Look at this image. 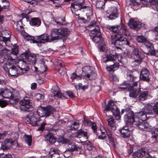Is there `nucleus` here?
<instances>
[{
    "label": "nucleus",
    "mask_w": 158,
    "mask_h": 158,
    "mask_svg": "<svg viewBox=\"0 0 158 158\" xmlns=\"http://www.w3.org/2000/svg\"><path fill=\"white\" fill-rule=\"evenodd\" d=\"M71 7L75 11H78L88 7V6L84 5L82 3L78 2H75L71 4Z\"/></svg>",
    "instance_id": "obj_19"
},
{
    "label": "nucleus",
    "mask_w": 158,
    "mask_h": 158,
    "mask_svg": "<svg viewBox=\"0 0 158 158\" xmlns=\"http://www.w3.org/2000/svg\"><path fill=\"white\" fill-rule=\"evenodd\" d=\"M59 88L57 85H53L51 89V92L53 93L54 96L55 98H61L62 99L65 98V97L64 96L63 94L59 92Z\"/></svg>",
    "instance_id": "obj_18"
},
{
    "label": "nucleus",
    "mask_w": 158,
    "mask_h": 158,
    "mask_svg": "<svg viewBox=\"0 0 158 158\" xmlns=\"http://www.w3.org/2000/svg\"><path fill=\"white\" fill-rule=\"evenodd\" d=\"M24 140L28 145H31L32 142L31 136L26 135H25Z\"/></svg>",
    "instance_id": "obj_45"
},
{
    "label": "nucleus",
    "mask_w": 158,
    "mask_h": 158,
    "mask_svg": "<svg viewBox=\"0 0 158 158\" xmlns=\"http://www.w3.org/2000/svg\"><path fill=\"white\" fill-rule=\"evenodd\" d=\"M128 25L131 28L136 31L139 30L142 26L141 23L137 19L130 20L128 23Z\"/></svg>",
    "instance_id": "obj_16"
},
{
    "label": "nucleus",
    "mask_w": 158,
    "mask_h": 158,
    "mask_svg": "<svg viewBox=\"0 0 158 158\" xmlns=\"http://www.w3.org/2000/svg\"><path fill=\"white\" fill-rule=\"evenodd\" d=\"M7 105L6 102L4 100H0V106L1 107H5Z\"/></svg>",
    "instance_id": "obj_63"
},
{
    "label": "nucleus",
    "mask_w": 158,
    "mask_h": 158,
    "mask_svg": "<svg viewBox=\"0 0 158 158\" xmlns=\"http://www.w3.org/2000/svg\"><path fill=\"white\" fill-rule=\"evenodd\" d=\"M24 1L29 3L33 6H35L37 4V2L35 0H24Z\"/></svg>",
    "instance_id": "obj_56"
},
{
    "label": "nucleus",
    "mask_w": 158,
    "mask_h": 158,
    "mask_svg": "<svg viewBox=\"0 0 158 158\" xmlns=\"http://www.w3.org/2000/svg\"><path fill=\"white\" fill-rule=\"evenodd\" d=\"M20 109L22 111L29 112V109L31 108L32 104L29 98L25 97L19 102Z\"/></svg>",
    "instance_id": "obj_9"
},
{
    "label": "nucleus",
    "mask_w": 158,
    "mask_h": 158,
    "mask_svg": "<svg viewBox=\"0 0 158 158\" xmlns=\"http://www.w3.org/2000/svg\"><path fill=\"white\" fill-rule=\"evenodd\" d=\"M16 58V56L12 58V56H10L7 59L6 62V65L10 67L12 66H14V62H15V59Z\"/></svg>",
    "instance_id": "obj_36"
},
{
    "label": "nucleus",
    "mask_w": 158,
    "mask_h": 158,
    "mask_svg": "<svg viewBox=\"0 0 158 158\" xmlns=\"http://www.w3.org/2000/svg\"><path fill=\"white\" fill-rule=\"evenodd\" d=\"M19 52L18 46L16 44L14 45L12 48L11 54L16 57L17 55L19 54Z\"/></svg>",
    "instance_id": "obj_40"
},
{
    "label": "nucleus",
    "mask_w": 158,
    "mask_h": 158,
    "mask_svg": "<svg viewBox=\"0 0 158 158\" xmlns=\"http://www.w3.org/2000/svg\"><path fill=\"white\" fill-rule=\"evenodd\" d=\"M136 40L139 43H145L148 41L145 37L143 35H138L136 37Z\"/></svg>",
    "instance_id": "obj_46"
},
{
    "label": "nucleus",
    "mask_w": 158,
    "mask_h": 158,
    "mask_svg": "<svg viewBox=\"0 0 158 158\" xmlns=\"http://www.w3.org/2000/svg\"><path fill=\"white\" fill-rule=\"evenodd\" d=\"M79 126V123L78 121H76L73 123L70 126L69 130H75L77 129Z\"/></svg>",
    "instance_id": "obj_44"
},
{
    "label": "nucleus",
    "mask_w": 158,
    "mask_h": 158,
    "mask_svg": "<svg viewBox=\"0 0 158 158\" xmlns=\"http://www.w3.org/2000/svg\"><path fill=\"white\" fill-rule=\"evenodd\" d=\"M17 133L12 134L10 138L6 139L5 141V143L2 144L1 146L2 149L3 150H7L8 149V147L6 146V143H10L11 145H13L14 144V143L16 142L18 145V143L17 140Z\"/></svg>",
    "instance_id": "obj_11"
},
{
    "label": "nucleus",
    "mask_w": 158,
    "mask_h": 158,
    "mask_svg": "<svg viewBox=\"0 0 158 158\" xmlns=\"http://www.w3.org/2000/svg\"><path fill=\"white\" fill-rule=\"evenodd\" d=\"M55 22L59 25H63L66 24L65 19L64 18L58 17L55 20Z\"/></svg>",
    "instance_id": "obj_42"
},
{
    "label": "nucleus",
    "mask_w": 158,
    "mask_h": 158,
    "mask_svg": "<svg viewBox=\"0 0 158 158\" xmlns=\"http://www.w3.org/2000/svg\"><path fill=\"white\" fill-rule=\"evenodd\" d=\"M153 108L151 106H146L144 108L143 112L145 114H152V113Z\"/></svg>",
    "instance_id": "obj_38"
},
{
    "label": "nucleus",
    "mask_w": 158,
    "mask_h": 158,
    "mask_svg": "<svg viewBox=\"0 0 158 158\" xmlns=\"http://www.w3.org/2000/svg\"><path fill=\"white\" fill-rule=\"evenodd\" d=\"M0 158H11V156L9 154H5L3 153L0 154Z\"/></svg>",
    "instance_id": "obj_57"
},
{
    "label": "nucleus",
    "mask_w": 158,
    "mask_h": 158,
    "mask_svg": "<svg viewBox=\"0 0 158 158\" xmlns=\"http://www.w3.org/2000/svg\"><path fill=\"white\" fill-rule=\"evenodd\" d=\"M106 135L107 136L108 139L111 141L113 140L112 137L111 135V133L110 131H108V132H106Z\"/></svg>",
    "instance_id": "obj_64"
},
{
    "label": "nucleus",
    "mask_w": 158,
    "mask_h": 158,
    "mask_svg": "<svg viewBox=\"0 0 158 158\" xmlns=\"http://www.w3.org/2000/svg\"><path fill=\"white\" fill-rule=\"evenodd\" d=\"M88 30L91 31L90 36L93 41L96 43H98L102 39L101 33L100 32V28L98 23L95 21H92L88 26Z\"/></svg>",
    "instance_id": "obj_2"
},
{
    "label": "nucleus",
    "mask_w": 158,
    "mask_h": 158,
    "mask_svg": "<svg viewBox=\"0 0 158 158\" xmlns=\"http://www.w3.org/2000/svg\"><path fill=\"white\" fill-rule=\"evenodd\" d=\"M108 125L111 127L113 130L116 129V126L115 124L114 119L112 118H110L108 119Z\"/></svg>",
    "instance_id": "obj_37"
},
{
    "label": "nucleus",
    "mask_w": 158,
    "mask_h": 158,
    "mask_svg": "<svg viewBox=\"0 0 158 158\" xmlns=\"http://www.w3.org/2000/svg\"><path fill=\"white\" fill-rule=\"evenodd\" d=\"M146 152L144 148L141 149L134 153V155L139 158H142L146 155Z\"/></svg>",
    "instance_id": "obj_35"
},
{
    "label": "nucleus",
    "mask_w": 158,
    "mask_h": 158,
    "mask_svg": "<svg viewBox=\"0 0 158 158\" xmlns=\"http://www.w3.org/2000/svg\"><path fill=\"white\" fill-rule=\"evenodd\" d=\"M29 121H26V123L27 124L30 123L33 126H38L40 124L39 123L40 121L38 120L37 118H35V115L28 116V118H27Z\"/></svg>",
    "instance_id": "obj_22"
},
{
    "label": "nucleus",
    "mask_w": 158,
    "mask_h": 158,
    "mask_svg": "<svg viewBox=\"0 0 158 158\" xmlns=\"http://www.w3.org/2000/svg\"><path fill=\"white\" fill-rule=\"evenodd\" d=\"M143 121H140V120H136L134 124L138 128L142 131H151L153 129L152 127L150 126L149 123L147 122H144Z\"/></svg>",
    "instance_id": "obj_10"
},
{
    "label": "nucleus",
    "mask_w": 158,
    "mask_h": 158,
    "mask_svg": "<svg viewBox=\"0 0 158 158\" xmlns=\"http://www.w3.org/2000/svg\"><path fill=\"white\" fill-rule=\"evenodd\" d=\"M127 80L129 82L128 83V86H129L128 89L131 90L133 88L137 86L138 81V77L139 74L137 71H133L129 69L127 70Z\"/></svg>",
    "instance_id": "obj_4"
},
{
    "label": "nucleus",
    "mask_w": 158,
    "mask_h": 158,
    "mask_svg": "<svg viewBox=\"0 0 158 158\" xmlns=\"http://www.w3.org/2000/svg\"><path fill=\"white\" fill-rule=\"evenodd\" d=\"M126 113L124 116V119L126 125L128 126H131L136 120L135 119V114L133 111L131 109L126 110Z\"/></svg>",
    "instance_id": "obj_8"
},
{
    "label": "nucleus",
    "mask_w": 158,
    "mask_h": 158,
    "mask_svg": "<svg viewBox=\"0 0 158 158\" xmlns=\"http://www.w3.org/2000/svg\"><path fill=\"white\" fill-rule=\"evenodd\" d=\"M69 30L66 28L60 27L52 29L50 34V42L66 39L70 34Z\"/></svg>",
    "instance_id": "obj_1"
},
{
    "label": "nucleus",
    "mask_w": 158,
    "mask_h": 158,
    "mask_svg": "<svg viewBox=\"0 0 158 158\" xmlns=\"http://www.w3.org/2000/svg\"><path fill=\"white\" fill-rule=\"evenodd\" d=\"M148 95V92L147 91H145L140 92L138 96V98L139 100L144 101L146 99Z\"/></svg>",
    "instance_id": "obj_34"
},
{
    "label": "nucleus",
    "mask_w": 158,
    "mask_h": 158,
    "mask_svg": "<svg viewBox=\"0 0 158 158\" xmlns=\"http://www.w3.org/2000/svg\"><path fill=\"white\" fill-rule=\"evenodd\" d=\"M114 44L116 48L121 50V47L124 45H129L130 44L129 42L125 38H123L122 36L118 38V39L114 42Z\"/></svg>",
    "instance_id": "obj_14"
},
{
    "label": "nucleus",
    "mask_w": 158,
    "mask_h": 158,
    "mask_svg": "<svg viewBox=\"0 0 158 158\" xmlns=\"http://www.w3.org/2000/svg\"><path fill=\"white\" fill-rule=\"evenodd\" d=\"M118 16L117 8L115 6L111 7L110 11V15L108 17L109 19H115Z\"/></svg>",
    "instance_id": "obj_23"
},
{
    "label": "nucleus",
    "mask_w": 158,
    "mask_h": 158,
    "mask_svg": "<svg viewBox=\"0 0 158 158\" xmlns=\"http://www.w3.org/2000/svg\"><path fill=\"white\" fill-rule=\"evenodd\" d=\"M44 136L46 140L51 144H53L56 141V138L54 136L53 134L50 132H45Z\"/></svg>",
    "instance_id": "obj_27"
},
{
    "label": "nucleus",
    "mask_w": 158,
    "mask_h": 158,
    "mask_svg": "<svg viewBox=\"0 0 158 158\" xmlns=\"http://www.w3.org/2000/svg\"><path fill=\"white\" fill-rule=\"evenodd\" d=\"M96 74L92 70L91 73L89 74V76H87L88 78H90V79H95L96 77Z\"/></svg>",
    "instance_id": "obj_52"
},
{
    "label": "nucleus",
    "mask_w": 158,
    "mask_h": 158,
    "mask_svg": "<svg viewBox=\"0 0 158 158\" xmlns=\"http://www.w3.org/2000/svg\"><path fill=\"white\" fill-rule=\"evenodd\" d=\"M82 73L81 74L83 78L85 77H88L89 74L91 73L92 71L91 68L90 66H85L82 68Z\"/></svg>",
    "instance_id": "obj_31"
},
{
    "label": "nucleus",
    "mask_w": 158,
    "mask_h": 158,
    "mask_svg": "<svg viewBox=\"0 0 158 158\" xmlns=\"http://www.w3.org/2000/svg\"><path fill=\"white\" fill-rule=\"evenodd\" d=\"M87 149L89 150H91L93 148H94V147L92 143L90 141H88L85 144Z\"/></svg>",
    "instance_id": "obj_50"
},
{
    "label": "nucleus",
    "mask_w": 158,
    "mask_h": 158,
    "mask_svg": "<svg viewBox=\"0 0 158 158\" xmlns=\"http://www.w3.org/2000/svg\"><path fill=\"white\" fill-rule=\"evenodd\" d=\"M76 137L79 138H81L82 137H83L85 140L81 142H85L86 141V140L88 139V133L87 132L80 129L77 131Z\"/></svg>",
    "instance_id": "obj_26"
},
{
    "label": "nucleus",
    "mask_w": 158,
    "mask_h": 158,
    "mask_svg": "<svg viewBox=\"0 0 158 158\" xmlns=\"http://www.w3.org/2000/svg\"><path fill=\"white\" fill-rule=\"evenodd\" d=\"M74 87L77 90H82L84 91L85 89L88 88V85H83L81 83H79L77 85H75Z\"/></svg>",
    "instance_id": "obj_39"
},
{
    "label": "nucleus",
    "mask_w": 158,
    "mask_h": 158,
    "mask_svg": "<svg viewBox=\"0 0 158 158\" xmlns=\"http://www.w3.org/2000/svg\"><path fill=\"white\" fill-rule=\"evenodd\" d=\"M41 23L40 19L39 18H31L30 21V24L32 26L38 27Z\"/></svg>",
    "instance_id": "obj_32"
},
{
    "label": "nucleus",
    "mask_w": 158,
    "mask_h": 158,
    "mask_svg": "<svg viewBox=\"0 0 158 158\" xmlns=\"http://www.w3.org/2000/svg\"><path fill=\"white\" fill-rule=\"evenodd\" d=\"M109 111L112 112L116 120H118L120 119L121 116L119 110L112 100L109 101L108 104L106 106L104 112Z\"/></svg>",
    "instance_id": "obj_6"
},
{
    "label": "nucleus",
    "mask_w": 158,
    "mask_h": 158,
    "mask_svg": "<svg viewBox=\"0 0 158 158\" xmlns=\"http://www.w3.org/2000/svg\"><path fill=\"white\" fill-rule=\"evenodd\" d=\"M91 126V128L93 130L94 133H95L96 135H98V133L97 132V127L96 123L94 122H93Z\"/></svg>",
    "instance_id": "obj_51"
},
{
    "label": "nucleus",
    "mask_w": 158,
    "mask_h": 158,
    "mask_svg": "<svg viewBox=\"0 0 158 158\" xmlns=\"http://www.w3.org/2000/svg\"><path fill=\"white\" fill-rule=\"evenodd\" d=\"M40 124L38 125H40L39 127L37 129L38 131H43L44 130L45 131V130L44 129V127L46 125V123H45L43 122L42 123H41L40 122L39 123Z\"/></svg>",
    "instance_id": "obj_55"
},
{
    "label": "nucleus",
    "mask_w": 158,
    "mask_h": 158,
    "mask_svg": "<svg viewBox=\"0 0 158 158\" xmlns=\"http://www.w3.org/2000/svg\"><path fill=\"white\" fill-rule=\"evenodd\" d=\"M153 110L156 114H158V102L154 106Z\"/></svg>",
    "instance_id": "obj_62"
},
{
    "label": "nucleus",
    "mask_w": 158,
    "mask_h": 158,
    "mask_svg": "<svg viewBox=\"0 0 158 158\" xmlns=\"http://www.w3.org/2000/svg\"><path fill=\"white\" fill-rule=\"evenodd\" d=\"M128 127H123L119 129V131L123 138H126L130 137V132L128 129Z\"/></svg>",
    "instance_id": "obj_24"
},
{
    "label": "nucleus",
    "mask_w": 158,
    "mask_h": 158,
    "mask_svg": "<svg viewBox=\"0 0 158 158\" xmlns=\"http://www.w3.org/2000/svg\"><path fill=\"white\" fill-rule=\"evenodd\" d=\"M59 64L60 67L58 70V72L61 74L63 75L65 74L66 72V69L64 67V65L62 63H60Z\"/></svg>",
    "instance_id": "obj_48"
},
{
    "label": "nucleus",
    "mask_w": 158,
    "mask_h": 158,
    "mask_svg": "<svg viewBox=\"0 0 158 158\" xmlns=\"http://www.w3.org/2000/svg\"><path fill=\"white\" fill-rule=\"evenodd\" d=\"M82 149L81 145L76 144L74 142H71L68 143L67 150L71 152L76 151L77 153L81 154Z\"/></svg>",
    "instance_id": "obj_13"
},
{
    "label": "nucleus",
    "mask_w": 158,
    "mask_h": 158,
    "mask_svg": "<svg viewBox=\"0 0 158 158\" xmlns=\"http://www.w3.org/2000/svg\"><path fill=\"white\" fill-rule=\"evenodd\" d=\"M145 45L148 49L147 54L149 55H153L158 57V51L155 50L153 48V45L151 43L146 42Z\"/></svg>",
    "instance_id": "obj_17"
},
{
    "label": "nucleus",
    "mask_w": 158,
    "mask_h": 158,
    "mask_svg": "<svg viewBox=\"0 0 158 158\" xmlns=\"http://www.w3.org/2000/svg\"><path fill=\"white\" fill-rule=\"evenodd\" d=\"M20 34L26 40H32L33 42L40 43H44L50 42V37L49 35L46 34H43L37 37L36 40H34V37L31 36L25 32L24 30L20 29L19 31Z\"/></svg>",
    "instance_id": "obj_3"
},
{
    "label": "nucleus",
    "mask_w": 158,
    "mask_h": 158,
    "mask_svg": "<svg viewBox=\"0 0 158 158\" xmlns=\"http://www.w3.org/2000/svg\"><path fill=\"white\" fill-rule=\"evenodd\" d=\"M2 35H0V40L4 41L5 43L9 40V38L10 36V32L7 30L3 31L2 33Z\"/></svg>",
    "instance_id": "obj_25"
},
{
    "label": "nucleus",
    "mask_w": 158,
    "mask_h": 158,
    "mask_svg": "<svg viewBox=\"0 0 158 158\" xmlns=\"http://www.w3.org/2000/svg\"><path fill=\"white\" fill-rule=\"evenodd\" d=\"M10 69V71L9 75L11 76L17 77L18 76L21 75L18 72L17 69L15 66H12L9 68Z\"/></svg>",
    "instance_id": "obj_29"
},
{
    "label": "nucleus",
    "mask_w": 158,
    "mask_h": 158,
    "mask_svg": "<svg viewBox=\"0 0 158 158\" xmlns=\"http://www.w3.org/2000/svg\"><path fill=\"white\" fill-rule=\"evenodd\" d=\"M118 56H120L118 55L117 53H115V55L110 54L107 55L106 56L105 59H104L103 60V62L104 63H106L109 61H114V60Z\"/></svg>",
    "instance_id": "obj_30"
},
{
    "label": "nucleus",
    "mask_w": 158,
    "mask_h": 158,
    "mask_svg": "<svg viewBox=\"0 0 158 158\" xmlns=\"http://www.w3.org/2000/svg\"><path fill=\"white\" fill-rule=\"evenodd\" d=\"M150 2V4L155 7H152L153 9H155V10L158 12V0H152L149 1Z\"/></svg>",
    "instance_id": "obj_41"
},
{
    "label": "nucleus",
    "mask_w": 158,
    "mask_h": 158,
    "mask_svg": "<svg viewBox=\"0 0 158 158\" xmlns=\"http://www.w3.org/2000/svg\"><path fill=\"white\" fill-rule=\"evenodd\" d=\"M78 69L76 70L77 73H73L71 76V78L73 79H76L77 80L81 79L83 78L82 76H81V73H78Z\"/></svg>",
    "instance_id": "obj_43"
},
{
    "label": "nucleus",
    "mask_w": 158,
    "mask_h": 158,
    "mask_svg": "<svg viewBox=\"0 0 158 158\" xmlns=\"http://www.w3.org/2000/svg\"><path fill=\"white\" fill-rule=\"evenodd\" d=\"M135 118H137V119H136V120H139L140 119L141 121H144L147 119L146 114L143 111L135 113Z\"/></svg>",
    "instance_id": "obj_28"
},
{
    "label": "nucleus",
    "mask_w": 158,
    "mask_h": 158,
    "mask_svg": "<svg viewBox=\"0 0 158 158\" xmlns=\"http://www.w3.org/2000/svg\"><path fill=\"white\" fill-rule=\"evenodd\" d=\"M29 69V68L27 66H26V67H24L23 68L21 67L20 70L22 71V72L20 73V74H21V75L24 73H25L28 71Z\"/></svg>",
    "instance_id": "obj_59"
},
{
    "label": "nucleus",
    "mask_w": 158,
    "mask_h": 158,
    "mask_svg": "<svg viewBox=\"0 0 158 158\" xmlns=\"http://www.w3.org/2000/svg\"><path fill=\"white\" fill-rule=\"evenodd\" d=\"M120 35L118 34L114 35H111V39L113 41V42H114L116 40L118 39Z\"/></svg>",
    "instance_id": "obj_54"
},
{
    "label": "nucleus",
    "mask_w": 158,
    "mask_h": 158,
    "mask_svg": "<svg viewBox=\"0 0 158 158\" xmlns=\"http://www.w3.org/2000/svg\"><path fill=\"white\" fill-rule=\"evenodd\" d=\"M66 94L69 97L71 98H74L75 97L74 94L72 91H68L66 92Z\"/></svg>",
    "instance_id": "obj_61"
},
{
    "label": "nucleus",
    "mask_w": 158,
    "mask_h": 158,
    "mask_svg": "<svg viewBox=\"0 0 158 158\" xmlns=\"http://www.w3.org/2000/svg\"><path fill=\"white\" fill-rule=\"evenodd\" d=\"M132 53L135 58H137L134 61L137 63V65L139 64L144 57L142 53L138 49L135 48L132 51Z\"/></svg>",
    "instance_id": "obj_15"
},
{
    "label": "nucleus",
    "mask_w": 158,
    "mask_h": 158,
    "mask_svg": "<svg viewBox=\"0 0 158 158\" xmlns=\"http://www.w3.org/2000/svg\"><path fill=\"white\" fill-rule=\"evenodd\" d=\"M49 154L52 158H60L59 155L57 153H51V152H49Z\"/></svg>",
    "instance_id": "obj_60"
},
{
    "label": "nucleus",
    "mask_w": 158,
    "mask_h": 158,
    "mask_svg": "<svg viewBox=\"0 0 158 158\" xmlns=\"http://www.w3.org/2000/svg\"><path fill=\"white\" fill-rule=\"evenodd\" d=\"M149 72L148 70L146 69L143 68L140 73L139 76L140 79L141 80L143 81H149L150 80L149 77Z\"/></svg>",
    "instance_id": "obj_20"
},
{
    "label": "nucleus",
    "mask_w": 158,
    "mask_h": 158,
    "mask_svg": "<svg viewBox=\"0 0 158 158\" xmlns=\"http://www.w3.org/2000/svg\"><path fill=\"white\" fill-rule=\"evenodd\" d=\"M12 98L13 99H18V96L17 95L16 97L13 95L10 90L7 89L3 90L2 88L0 89V98Z\"/></svg>",
    "instance_id": "obj_12"
},
{
    "label": "nucleus",
    "mask_w": 158,
    "mask_h": 158,
    "mask_svg": "<svg viewBox=\"0 0 158 158\" xmlns=\"http://www.w3.org/2000/svg\"><path fill=\"white\" fill-rule=\"evenodd\" d=\"M106 2L102 0L98 1L96 2V6L98 8H103V6L105 4Z\"/></svg>",
    "instance_id": "obj_47"
},
{
    "label": "nucleus",
    "mask_w": 158,
    "mask_h": 158,
    "mask_svg": "<svg viewBox=\"0 0 158 158\" xmlns=\"http://www.w3.org/2000/svg\"><path fill=\"white\" fill-rule=\"evenodd\" d=\"M106 28L107 30H109L114 33H118L122 36L123 35L126 36H129L130 35V33L127 27L123 24L120 25L112 26L108 25L106 26Z\"/></svg>",
    "instance_id": "obj_5"
},
{
    "label": "nucleus",
    "mask_w": 158,
    "mask_h": 158,
    "mask_svg": "<svg viewBox=\"0 0 158 158\" xmlns=\"http://www.w3.org/2000/svg\"><path fill=\"white\" fill-rule=\"evenodd\" d=\"M152 137L153 138L156 139L158 136V128H156L152 132Z\"/></svg>",
    "instance_id": "obj_53"
},
{
    "label": "nucleus",
    "mask_w": 158,
    "mask_h": 158,
    "mask_svg": "<svg viewBox=\"0 0 158 158\" xmlns=\"http://www.w3.org/2000/svg\"><path fill=\"white\" fill-rule=\"evenodd\" d=\"M24 56L22 57L23 60H25V61L28 64L31 65H35L36 61V58L35 56H27L25 54L23 55Z\"/></svg>",
    "instance_id": "obj_21"
},
{
    "label": "nucleus",
    "mask_w": 158,
    "mask_h": 158,
    "mask_svg": "<svg viewBox=\"0 0 158 158\" xmlns=\"http://www.w3.org/2000/svg\"><path fill=\"white\" fill-rule=\"evenodd\" d=\"M129 90L130 91L129 93V96L132 98H136L140 92V89H132Z\"/></svg>",
    "instance_id": "obj_33"
},
{
    "label": "nucleus",
    "mask_w": 158,
    "mask_h": 158,
    "mask_svg": "<svg viewBox=\"0 0 158 158\" xmlns=\"http://www.w3.org/2000/svg\"><path fill=\"white\" fill-rule=\"evenodd\" d=\"M25 60H19L18 62V67L20 69L21 68H23L26 67V61H25Z\"/></svg>",
    "instance_id": "obj_49"
},
{
    "label": "nucleus",
    "mask_w": 158,
    "mask_h": 158,
    "mask_svg": "<svg viewBox=\"0 0 158 158\" xmlns=\"http://www.w3.org/2000/svg\"><path fill=\"white\" fill-rule=\"evenodd\" d=\"M92 122L91 121L88 119H84V123L85 125L87 126H90L92 124Z\"/></svg>",
    "instance_id": "obj_58"
},
{
    "label": "nucleus",
    "mask_w": 158,
    "mask_h": 158,
    "mask_svg": "<svg viewBox=\"0 0 158 158\" xmlns=\"http://www.w3.org/2000/svg\"><path fill=\"white\" fill-rule=\"evenodd\" d=\"M55 110V109L51 106H48L46 107L41 106L37 110V114L41 117H46L52 114Z\"/></svg>",
    "instance_id": "obj_7"
}]
</instances>
